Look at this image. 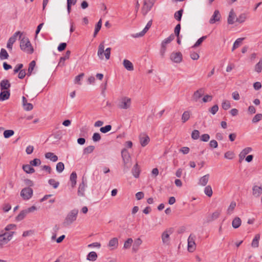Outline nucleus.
Segmentation results:
<instances>
[{"label": "nucleus", "instance_id": "1", "mask_svg": "<svg viewBox=\"0 0 262 262\" xmlns=\"http://www.w3.org/2000/svg\"><path fill=\"white\" fill-rule=\"evenodd\" d=\"M20 39V48L21 50L29 54H32L34 52V50L29 38L24 37Z\"/></svg>", "mask_w": 262, "mask_h": 262}, {"label": "nucleus", "instance_id": "2", "mask_svg": "<svg viewBox=\"0 0 262 262\" xmlns=\"http://www.w3.org/2000/svg\"><path fill=\"white\" fill-rule=\"evenodd\" d=\"M78 213V210L77 209L72 210L66 216L63 223V225L67 227L72 224L73 222L76 221Z\"/></svg>", "mask_w": 262, "mask_h": 262}, {"label": "nucleus", "instance_id": "3", "mask_svg": "<svg viewBox=\"0 0 262 262\" xmlns=\"http://www.w3.org/2000/svg\"><path fill=\"white\" fill-rule=\"evenodd\" d=\"M104 41H102L99 45L97 54H98V56H99V57L101 59H103V55H104L106 59L108 60L110 58L111 48H106L105 51V53L104 54Z\"/></svg>", "mask_w": 262, "mask_h": 262}, {"label": "nucleus", "instance_id": "4", "mask_svg": "<svg viewBox=\"0 0 262 262\" xmlns=\"http://www.w3.org/2000/svg\"><path fill=\"white\" fill-rule=\"evenodd\" d=\"M14 233V231L4 232L2 231L0 234V247L2 248L4 245L7 244L12 239Z\"/></svg>", "mask_w": 262, "mask_h": 262}, {"label": "nucleus", "instance_id": "5", "mask_svg": "<svg viewBox=\"0 0 262 262\" xmlns=\"http://www.w3.org/2000/svg\"><path fill=\"white\" fill-rule=\"evenodd\" d=\"M121 156L124 163V170H127L131 166L130 156L126 148L121 151Z\"/></svg>", "mask_w": 262, "mask_h": 262}, {"label": "nucleus", "instance_id": "6", "mask_svg": "<svg viewBox=\"0 0 262 262\" xmlns=\"http://www.w3.org/2000/svg\"><path fill=\"white\" fill-rule=\"evenodd\" d=\"M131 105V99L127 97H123L120 99L117 105L120 109L127 110L130 108Z\"/></svg>", "mask_w": 262, "mask_h": 262}, {"label": "nucleus", "instance_id": "7", "mask_svg": "<svg viewBox=\"0 0 262 262\" xmlns=\"http://www.w3.org/2000/svg\"><path fill=\"white\" fill-rule=\"evenodd\" d=\"M156 0H144V4L142 9V12L143 15H146L151 10Z\"/></svg>", "mask_w": 262, "mask_h": 262}, {"label": "nucleus", "instance_id": "8", "mask_svg": "<svg viewBox=\"0 0 262 262\" xmlns=\"http://www.w3.org/2000/svg\"><path fill=\"white\" fill-rule=\"evenodd\" d=\"M173 232L172 228L164 231L161 235L162 243L164 245H168L170 243V235Z\"/></svg>", "mask_w": 262, "mask_h": 262}, {"label": "nucleus", "instance_id": "9", "mask_svg": "<svg viewBox=\"0 0 262 262\" xmlns=\"http://www.w3.org/2000/svg\"><path fill=\"white\" fill-rule=\"evenodd\" d=\"M33 190L30 187H25L20 192V195L25 200L30 199L33 195Z\"/></svg>", "mask_w": 262, "mask_h": 262}, {"label": "nucleus", "instance_id": "10", "mask_svg": "<svg viewBox=\"0 0 262 262\" xmlns=\"http://www.w3.org/2000/svg\"><path fill=\"white\" fill-rule=\"evenodd\" d=\"M86 187V180L84 177H82V182L79 184L77 194L79 196H84L85 195V187Z\"/></svg>", "mask_w": 262, "mask_h": 262}, {"label": "nucleus", "instance_id": "11", "mask_svg": "<svg viewBox=\"0 0 262 262\" xmlns=\"http://www.w3.org/2000/svg\"><path fill=\"white\" fill-rule=\"evenodd\" d=\"M195 236L191 234L188 238V251L190 252H192L195 249Z\"/></svg>", "mask_w": 262, "mask_h": 262}, {"label": "nucleus", "instance_id": "12", "mask_svg": "<svg viewBox=\"0 0 262 262\" xmlns=\"http://www.w3.org/2000/svg\"><path fill=\"white\" fill-rule=\"evenodd\" d=\"M22 34H23V33L20 31H17V32H15L11 37L9 38V39L8 41V42H7V47L8 49H12V45L15 42L17 36L19 35V39H20L21 37Z\"/></svg>", "mask_w": 262, "mask_h": 262}, {"label": "nucleus", "instance_id": "13", "mask_svg": "<svg viewBox=\"0 0 262 262\" xmlns=\"http://www.w3.org/2000/svg\"><path fill=\"white\" fill-rule=\"evenodd\" d=\"M170 59L172 62L179 63L182 61L183 56L180 52H173L170 54Z\"/></svg>", "mask_w": 262, "mask_h": 262}, {"label": "nucleus", "instance_id": "14", "mask_svg": "<svg viewBox=\"0 0 262 262\" xmlns=\"http://www.w3.org/2000/svg\"><path fill=\"white\" fill-rule=\"evenodd\" d=\"M174 38V36L173 34H171L168 37L165 39L161 43V48L160 50V54L162 57L164 56V48L165 45H167L170 43Z\"/></svg>", "mask_w": 262, "mask_h": 262}, {"label": "nucleus", "instance_id": "15", "mask_svg": "<svg viewBox=\"0 0 262 262\" xmlns=\"http://www.w3.org/2000/svg\"><path fill=\"white\" fill-rule=\"evenodd\" d=\"M139 138L140 143L142 147H145L149 142L150 138L145 133L140 134Z\"/></svg>", "mask_w": 262, "mask_h": 262}, {"label": "nucleus", "instance_id": "16", "mask_svg": "<svg viewBox=\"0 0 262 262\" xmlns=\"http://www.w3.org/2000/svg\"><path fill=\"white\" fill-rule=\"evenodd\" d=\"M204 90L203 88H200L193 93L191 97V100L194 102H197L204 95Z\"/></svg>", "mask_w": 262, "mask_h": 262}, {"label": "nucleus", "instance_id": "17", "mask_svg": "<svg viewBox=\"0 0 262 262\" xmlns=\"http://www.w3.org/2000/svg\"><path fill=\"white\" fill-rule=\"evenodd\" d=\"M221 18V14L218 10H215L213 15L209 20V23L211 24H214L215 22L220 21Z\"/></svg>", "mask_w": 262, "mask_h": 262}, {"label": "nucleus", "instance_id": "18", "mask_svg": "<svg viewBox=\"0 0 262 262\" xmlns=\"http://www.w3.org/2000/svg\"><path fill=\"white\" fill-rule=\"evenodd\" d=\"M11 86V83L7 79H4L0 83V88L1 91H10L9 89Z\"/></svg>", "mask_w": 262, "mask_h": 262}, {"label": "nucleus", "instance_id": "19", "mask_svg": "<svg viewBox=\"0 0 262 262\" xmlns=\"http://www.w3.org/2000/svg\"><path fill=\"white\" fill-rule=\"evenodd\" d=\"M262 193L261 186L254 185L252 188V194L255 197L259 196Z\"/></svg>", "mask_w": 262, "mask_h": 262}, {"label": "nucleus", "instance_id": "20", "mask_svg": "<svg viewBox=\"0 0 262 262\" xmlns=\"http://www.w3.org/2000/svg\"><path fill=\"white\" fill-rule=\"evenodd\" d=\"M70 54L71 51L69 50L67 51L64 56L60 57L58 66L59 67H63L64 66V61L69 58Z\"/></svg>", "mask_w": 262, "mask_h": 262}, {"label": "nucleus", "instance_id": "21", "mask_svg": "<svg viewBox=\"0 0 262 262\" xmlns=\"http://www.w3.org/2000/svg\"><path fill=\"white\" fill-rule=\"evenodd\" d=\"M10 91H1V92L0 93V101L8 99L10 97Z\"/></svg>", "mask_w": 262, "mask_h": 262}, {"label": "nucleus", "instance_id": "22", "mask_svg": "<svg viewBox=\"0 0 262 262\" xmlns=\"http://www.w3.org/2000/svg\"><path fill=\"white\" fill-rule=\"evenodd\" d=\"M236 15L233 11V9H232L229 14V16L227 19V23L229 25H232L235 22V18Z\"/></svg>", "mask_w": 262, "mask_h": 262}, {"label": "nucleus", "instance_id": "23", "mask_svg": "<svg viewBox=\"0 0 262 262\" xmlns=\"http://www.w3.org/2000/svg\"><path fill=\"white\" fill-rule=\"evenodd\" d=\"M118 245V239L117 237L112 238L108 242V246L112 247V249H116Z\"/></svg>", "mask_w": 262, "mask_h": 262}, {"label": "nucleus", "instance_id": "24", "mask_svg": "<svg viewBox=\"0 0 262 262\" xmlns=\"http://www.w3.org/2000/svg\"><path fill=\"white\" fill-rule=\"evenodd\" d=\"M123 64L127 70L130 71L134 70L133 64L129 60L127 59H124L123 61Z\"/></svg>", "mask_w": 262, "mask_h": 262}, {"label": "nucleus", "instance_id": "25", "mask_svg": "<svg viewBox=\"0 0 262 262\" xmlns=\"http://www.w3.org/2000/svg\"><path fill=\"white\" fill-rule=\"evenodd\" d=\"M23 169L27 173H33L35 172V169L32 167V165L30 164H25L23 165Z\"/></svg>", "mask_w": 262, "mask_h": 262}, {"label": "nucleus", "instance_id": "26", "mask_svg": "<svg viewBox=\"0 0 262 262\" xmlns=\"http://www.w3.org/2000/svg\"><path fill=\"white\" fill-rule=\"evenodd\" d=\"M77 174L76 172L73 171L70 175V181L71 183V187L74 188L76 185Z\"/></svg>", "mask_w": 262, "mask_h": 262}, {"label": "nucleus", "instance_id": "27", "mask_svg": "<svg viewBox=\"0 0 262 262\" xmlns=\"http://www.w3.org/2000/svg\"><path fill=\"white\" fill-rule=\"evenodd\" d=\"M242 221L239 217H235L232 221V226L234 229H237L241 225Z\"/></svg>", "mask_w": 262, "mask_h": 262}, {"label": "nucleus", "instance_id": "28", "mask_svg": "<svg viewBox=\"0 0 262 262\" xmlns=\"http://www.w3.org/2000/svg\"><path fill=\"white\" fill-rule=\"evenodd\" d=\"M140 173V168L139 167L138 164L136 163L132 169V173L135 178H137L139 177Z\"/></svg>", "mask_w": 262, "mask_h": 262}, {"label": "nucleus", "instance_id": "29", "mask_svg": "<svg viewBox=\"0 0 262 262\" xmlns=\"http://www.w3.org/2000/svg\"><path fill=\"white\" fill-rule=\"evenodd\" d=\"M209 178V174H207L202 177H201L199 181V184L201 185H202L203 186H205L207 184Z\"/></svg>", "mask_w": 262, "mask_h": 262}, {"label": "nucleus", "instance_id": "30", "mask_svg": "<svg viewBox=\"0 0 262 262\" xmlns=\"http://www.w3.org/2000/svg\"><path fill=\"white\" fill-rule=\"evenodd\" d=\"M190 112L189 111H185L181 117L182 122L184 123L187 122L190 118Z\"/></svg>", "mask_w": 262, "mask_h": 262}, {"label": "nucleus", "instance_id": "31", "mask_svg": "<svg viewBox=\"0 0 262 262\" xmlns=\"http://www.w3.org/2000/svg\"><path fill=\"white\" fill-rule=\"evenodd\" d=\"M45 157L47 159H50L53 162H56L58 160V157L51 152L46 153Z\"/></svg>", "mask_w": 262, "mask_h": 262}, {"label": "nucleus", "instance_id": "32", "mask_svg": "<svg viewBox=\"0 0 262 262\" xmlns=\"http://www.w3.org/2000/svg\"><path fill=\"white\" fill-rule=\"evenodd\" d=\"M98 255L94 251L90 252L87 255L86 259L90 261H95L97 258Z\"/></svg>", "mask_w": 262, "mask_h": 262}, {"label": "nucleus", "instance_id": "33", "mask_svg": "<svg viewBox=\"0 0 262 262\" xmlns=\"http://www.w3.org/2000/svg\"><path fill=\"white\" fill-rule=\"evenodd\" d=\"M259 238L260 235L259 234H256L252 242L251 246L252 247L257 248L258 247Z\"/></svg>", "mask_w": 262, "mask_h": 262}, {"label": "nucleus", "instance_id": "34", "mask_svg": "<svg viewBox=\"0 0 262 262\" xmlns=\"http://www.w3.org/2000/svg\"><path fill=\"white\" fill-rule=\"evenodd\" d=\"M220 214V211H216L214 212H213L210 217H208L207 219V222H212L216 219H217Z\"/></svg>", "mask_w": 262, "mask_h": 262}, {"label": "nucleus", "instance_id": "35", "mask_svg": "<svg viewBox=\"0 0 262 262\" xmlns=\"http://www.w3.org/2000/svg\"><path fill=\"white\" fill-rule=\"evenodd\" d=\"M142 241L140 238H138L135 241L133 247V250L134 252H136L138 250L139 247L142 244Z\"/></svg>", "mask_w": 262, "mask_h": 262}, {"label": "nucleus", "instance_id": "36", "mask_svg": "<svg viewBox=\"0 0 262 262\" xmlns=\"http://www.w3.org/2000/svg\"><path fill=\"white\" fill-rule=\"evenodd\" d=\"M36 62L35 60L32 61L29 65V68L28 70V73L27 75L29 76L32 74V71H33L34 67H35Z\"/></svg>", "mask_w": 262, "mask_h": 262}, {"label": "nucleus", "instance_id": "37", "mask_svg": "<svg viewBox=\"0 0 262 262\" xmlns=\"http://www.w3.org/2000/svg\"><path fill=\"white\" fill-rule=\"evenodd\" d=\"M102 26V20L100 19L95 26V31L93 34V37H95L98 34V32L101 29Z\"/></svg>", "mask_w": 262, "mask_h": 262}, {"label": "nucleus", "instance_id": "38", "mask_svg": "<svg viewBox=\"0 0 262 262\" xmlns=\"http://www.w3.org/2000/svg\"><path fill=\"white\" fill-rule=\"evenodd\" d=\"M27 214V211L26 210H23L20 212V213L18 214V215L15 217V220L17 221H20L23 220Z\"/></svg>", "mask_w": 262, "mask_h": 262}, {"label": "nucleus", "instance_id": "39", "mask_svg": "<svg viewBox=\"0 0 262 262\" xmlns=\"http://www.w3.org/2000/svg\"><path fill=\"white\" fill-rule=\"evenodd\" d=\"M183 13V9H181L180 10L176 12L174 14V18L177 20L180 21L181 20V18H182Z\"/></svg>", "mask_w": 262, "mask_h": 262}, {"label": "nucleus", "instance_id": "40", "mask_svg": "<svg viewBox=\"0 0 262 262\" xmlns=\"http://www.w3.org/2000/svg\"><path fill=\"white\" fill-rule=\"evenodd\" d=\"M244 39V38H237L233 43V46L232 49V51H233L235 49L238 48L242 43V41Z\"/></svg>", "mask_w": 262, "mask_h": 262}, {"label": "nucleus", "instance_id": "41", "mask_svg": "<svg viewBox=\"0 0 262 262\" xmlns=\"http://www.w3.org/2000/svg\"><path fill=\"white\" fill-rule=\"evenodd\" d=\"M77 2V0H67V10L69 13L71 12V7L75 5Z\"/></svg>", "mask_w": 262, "mask_h": 262}, {"label": "nucleus", "instance_id": "42", "mask_svg": "<svg viewBox=\"0 0 262 262\" xmlns=\"http://www.w3.org/2000/svg\"><path fill=\"white\" fill-rule=\"evenodd\" d=\"M9 55L5 49H2L0 52V58L1 60L7 59Z\"/></svg>", "mask_w": 262, "mask_h": 262}, {"label": "nucleus", "instance_id": "43", "mask_svg": "<svg viewBox=\"0 0 262 262\" xmlns=\"http://www.w3.org/2000/svg\"><path fill=\"white\" fill-rule=\"evenodd\" d=\"M204 192L206 195L211 197L212 195V188L210 185L207 186L204 189Z\"/></svg>", "mask_w": 262, "mask_h": 262}, {"label": "nucleus", "instance_id": "44", "mask_svg": "<svg viewBox=\"0 0 262 262\" xmlns=\"http://www.w3.org/2000/svg\"><path fill=\"white\" fill-rule=\"evenodd\" d=\"M207 38V36H203L200 38L196 42L194 43V45L192 47V48H195L199 46H200L203 41Z\"/></svg>", "mask_w": 262, "mask_h": 262}, {"label": "nucleus", "instance_id": "45", "mask_svg": "<svg viewBox=\"0 0 262 262\" xmlns=\"http://www.w3.org/2000/svg\"><path fill=\"white\" fill-rule=\"evenodd\" d=\"M236 206V203L234 201L231 202L227 209V214H231Z\"/></svg>", "mask_w": 262, "mask_h": 262}, {"label": "nucleus", "instance_id": "46", "mask_svg": "<svg viewBox=\"0 0 262 262\" xmlns=\"http://www.w3.org/2000/svg\"><path fill=\"white\" fill-rule=\"evenodd\" d=\"M235 154L232 151H228L224 154V158L227 159L231 160L234 157Z\"/></svg>", "mask_w": 262, "mask_h": 262}, {"label": "nucleus", "instance_id": "47", "mask_svg": "<svg viewBox=\"0 0 262 262\" xmlns=\"http://www.w3.org/2000/svg\"><path fill=\"white\" fill-rule=\"evenodd\" d=\"M133 241L132 238H128L124 242L123 248L125 249H129L130 247V246L133 243Z\"/></svg>", "mask_w": 262, "mask_h": 262}, {"label": "nucleus", "instance_id": "48", "mask_svg": "<svg viewBox=\"0 0 262 262\" xmlns=\"http://www.w3.org/2000/svg\"><path fill=\"white\" fill-rule=\"evenodd\" d=\"M30 164L32 166H38L41 164V160L39 159L35 158L30 161Z\"/></svg>", "mask_w": 262, "mask_h": 262}, {"label": "nucleus", "instance_id": "49", "mask_svg": "<svg viewBox=\"0 0 262 262\" xmlns=\"http://www.w3.org/2000/svg\"><path fill=\"white\" fill-rule=\"evenodd\" d=\"M149 28L145 26L144 29L139 33H136L135 35H133L134 37H142L144 35V34L147 32Z\"/></svg>", "mask_w": 262, "mask_h": 262}, {"label": "nucleus", "instance_id": "50", "mask_svg": "<svg viewBox=\"0 0 262 262\" xmlns=\"http://www.w3.org/2000/svg\"><path fill=\"white\" fill-rule=\"evenodd\" d=\"M14 134V132L11 129L6 130L4 132V136L5 138H9Z\"/></svg>", "mask_w": 262, "mask_h": 262}, {"label": "nucleus", "instance_id": "51", "mask_svg": "<svg viewBox=\"0 0 262 262\" xmlns=\"http://www.w3.org/2000/svg\"><path fill=\"white\" fill-rule=\"evenodd\" d=\"M262 70V58L260 59L259 62L255 65V71L257 73H260Z\"/></svg>", "mask_w": 262, "mask_h": 262}, {"label": "nucleus", "instance_id": "52", "mask_svg": "<svg viewBox=\"0 0 262 262\" xmlns=\"http://www.w3.org/2000/svg\"><path fill=\"white\" fill-rule=\"evenodd\" d=\"M246 19V15L245 13L241 14L238 17L236 18L235 21L239 23H244Z\"/></svg>", "mask_w": 262, "mask_h": 262}, {"label": "nucleus", "instance_id": "53", "mask_svg": "<svg viewBox=\"0 0 262 262\" xmlns=\"http://www.w3.org/2000/svg\"><path fill=\"white\" fill-rule=\"evenodd\" d=\"M95 149V146L93 145H90L86 147H85L83 149V154H88L92 153Z\"/></svg>", "mask_w": 262, "mask_h": 262}, {"label": "nucleus", "instance_id": "54", "mask_svg": "<svg viewBox=\"0 0 262 262\" xmlns=\"http://www.w3.org/2000/svg\"><path fill=\"white\" fill-rule=\"evenodd\" d=\"M64 168V164L62 162H59L57 164L56 169L57 172H61L63 171Z\"/></svg>", "mask_w": 262, "mask_h": 262}, {"label": "nucleus", "instance_id": "55", "mask_svg": "<svg viewBox=\"0 0 262 262\" xmlns=\"http://www.w3.org/2000/svg\"><path fill=\"white\" fill-rule=\"evenodd\" d=\"M222 107L223 109L227 110L231 107L230 103L228 100H224L222 103Z\"/></svg>", "mask_w": 262, "mask_h": 262}, {"label": "nucleus", "instance_id": "56", "mask_svg": "<svg viewBox=\"0 0 262 262\" xmlns=\"http://www.w3.org/2000/svg\"><path fill=\"white\" fill-rule=\"evenodd\" d=\"M112 129V126L111 125H107L104 127H101L100 128V130L102 133H106L110 132Z\"/></svg>", "mask_w": 262, "mask_h": 262}, {"label": "nucleus", "instance_id": "57", "mask_svg": "<svg viewBox=\"0 0 262 262\" xmlns=\"http://www.w3.org/2000/svg\"><path fill=\"white\" fill-rule=\"evenodd\" d=\"M48 183L50 185H52L54 188H56L58 187L59 185V183L55 181V180L53 179H51L49 180Z\"/></svg>", "mask_w": 262, "mask_h": 262}, {"label": "nucleus", "instance_id": "58", "mask_svg": "<svg viewBox=\"0 0 262 262\" xmlns=\"http://www.w3.org/2000/svg\"><path fill=\"white\" fill-rule=\"evenodd\" d=\"M200 137V132L198 130H193L191 133V138L193 140H197Z\"/></svg>", "mask_w": 262, "mask_h": 262}, {"label": "nucleus", "instance_id": "59", "mask_svg": "<svg viewBox=\"0 0 262 262\" xmlns=\"http://www.w3.org/2000/svg\"><path fill=\"white\" fill-rule=\"evenodd\" d=\"M262 119V114H257L252 119V122L255 123Z\"/></svg>", "mask_w": 262, "mask_h": 262}, {"label": "nucleus", "instance_id": "60", "mask_svg": "<svg viewBox=\"0 0 262 262\" xmlns=\"http://www.w3.org/2000/svg\"><path fill=\"white\" fill-rule=\"evenodd\" d=\"M219 110V106L217 104L214 105L212 107L209 109V112L212 115H215Z\"/></svg>", "mask_w": 262, "mask_h": 262}, {"label": "nucleus", "instance_id": "61", "mask_svg": "<svg viewBox=\"0 0 262 262\" xmlns=\"http://www.w3.org/2000/svg\"><path fill=\"white\" fill-rule=\"evenodd\" d=\"M101 139V136L98 133H95L92 136V140L94 142H98Z\"/></svg>", "mask_w": 262, "mask_h": 262}, {"label": "nucleus", "instance_id": "62", "mask_svg": "<svg viewBox=\"0 0 262 262\" xmlns=\"http://www.w3.org/2000/svg\"><path fill=\"white\" fill-rule=\"evenodd\" d=\"M252 151V148L251 147H246L244 148L241 152V154L243 155V156H244V157H246V156L250 152Z\"/></svg>", "mask_w": 262, "mask_h": 262}, {"label": "nucleus", "instance_id": "63", "mask_svg": "<svg viewBox=\"0 0 262 262\" xmlns=\"http://www.w3.org/2000/svg\"><path fill=\"white\" fill-rule=\"evenodd\" d=\"M180 30H181V25H180V24H178L175 27L174 30V34L177 37L179 36Z\"/></svg>", "mask_w": 262, "mask_h": 262}, {"label": "nucleus", "instance_id": "64", "mask_svg": "<svg viewBox=\"0 0 262 262\" xmlns=\"http://www.w3.org/2000/svg\"><path fill=\"white\" fill-rule=\"evenodd\" d=\"M67 43L66 42H62L60 43L59 46H58L57 49L58 51L61 52L64 50L67 47Z\"/></svg>", "mask_w": 262, "mask_h": 262}]
</instances>
